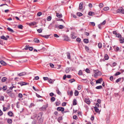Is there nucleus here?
<instances>
[{"mask_svg":"<svg viewBox=\"0 0 124 124\" xmlns=\"http://www.w3.org/2000/svg\"><path fill=\"white\" fill-rule=\"evenodd\" d=\"M37 23L35 22H33L31 23H29V25L30 26H34V25H36L37 24Z\"/></svg>","mask_w":124,"mask_h":124,"instance_id":"16","label":"nucleus"},{"mask_svg":"<svg viewBox=\"0 0 124 124\" xmlns=\"http://www.w3.org/2000/svg\"><path fill=\"white\" fill-rule=\"evenodd\" d=\"M42 14V13L41 12H39L37 13V15L38 16H40Z\"/></svg>","mask_w":124,"mask_h":124,"instance_id":"58","label":"nucleus"},{"mask_svg":"<svg viewBox=\"0 0 124 124\" xmlns=\"http://www.w3.org/2000/svg\"><path fill=\"white\" fill-rule=\"evenodd\" d=\"M94 108L96 112L98 113L99 112V110L98 108L96 107H94Z\"/></svg>","mask_w":124,"mask_h":124,"instance_id":"35","label":"nucleus"},{"mask_svg":"<svg viewBox=\"0 0 124 124\" xmlns=\"http://www.w3.org/2000/svg\"><path fill=\"white\" fill-rule=\"evenodd\" d=\"M4 97L3 96H1L0 98V100L1 101H4Z\"/></svg>","mask_w":124,"mask_h":124,"instance_id":"44","label":"nucleus"},{"mask_svg":"<svg viewBox=\"0 0 124 124\" xmlns=\"http://www.w3.org/2000/svg\"><path fill=\"white\" fill-rule=\"evenodd\" d=\"M8 115L10 116H13V114L11 111H9L8 113Z\"/></svg>","mask_w":124,"mask_h":124,"instance_id":"21","label":"nucleus"},{"mask_svg":"<svg viewBox=\"0 0 124 124\" xmlns=\"http://www.w3.org/2000/svg\"><path fill=\"white\" fill-rule=\"evenodd\" d=\"M39 35L43 37H44L46 39H48L49 37V36L50 35H42L41 34H39Z\"/></svg>","mask_w":124,"mask_h":124,"instance_id":"13","label":"nucleus"},{"mask_svg":"<svg viewBox=\"0 0 124 124\" xmlns=\"http://www.w3.org/2000/svg\"><path fill=\"white\" fill-rule=\"evenodd\" d=\"M55 98L54 97H52L51 98V100L52 102L54 101L55 100Z\"/></svg>","mask_w":124,"mask_h":124,"instance_id":"54","label":"nucleus"},{"mask_svg":"<svg viewBox=\"0 0 124 124\" xmlns=\"http://www.w3.org/2000/svg\"><path fill=\"white\" fill-rule=\"evenodd\" d=\"M8 94V95L12 98H14L15 97V95L14 93H13L8 92L7 93Z\"/></svg>","mask_w":124,"mask_h":124,"instance_id":"9","label":"nucleus"},{"mask_svg":"<svg viewBox=\"0 0 124 124\" xmlns=\"http://www.w3.org/2000/svg\"><path fill=\"white\" fill-rule=\"evenodd\" d=\"M26 74V73L25 72H23L20 73L18 74V75L20 76H22L25 75Z\"/></svg>","mask_w":124,"mask_h":124,"instance_id":"22","label":"nucleus"},{"mask_svg":"<svg viewBox=\"0 0 124 124\" xmlns=\"http://www.w3.org/2000/svg\"><path fill=\"white\" fill-rule=\"evenodd\" d=\"M73 105H75L77 104V100L76 99H74L73 101Z\"/></svg>","mask_w":124,"mask_h":124,"instance_id":"31","label":"nucleus"},{"mask_svg":"<svg viewBox=\"0 0 124 124\" xmlns=\"http://www.w3.org/2000/svg\"><path fill=\"white\" fill-rule=\"evenodd\" d=\"M98 47L99 48H101L102 46V44L101 43H99L98 45Z\"/></svg>","mask_w":124,"mask_h":124,"instance_id":"41","label":"nucleus"},{"mask_svg":"<svg viewBox=\"0 0 124 124\" xmlns=\"http://www.w3.org/2000/svg\"><path fill=\"white\" fill-rule=\"evenodd\" d=\"M73 119L76 120L78 119V117L77 116L74 115L73 116Z\"/></svg>","mask_w":124,"mask_h":124,"instance_id":"59","label":"nucleus"},{"mask_svg":"<svg viewBox=\"0 0 124 124\" xmlns=\"http://www.w3.org/2000/svg\"><path fill=\"white\" fill-rule=\"evenodd\" d=\"M43 78L44 80L46 81L48 79V78L47 77H44Z\"/></svg>","mask_w":124,"mask_h":124,"instance_id":"61","label":"nucleus"},{"mask_svg":"<svg viewBox=\"0 0 124 124\" xmlns=\"http://www.w3.org/2000/svg\"><path fill=\"white\" fill-rule=\"evenodd\" d=\"M12 120L10 119H8L7 120V122L9 124H11L12 123Z\"/></svg>","mask_w":124,"mask_h":124,"instance_id":"24","label":"nucleus"},{"mask_svg":"<svg viewBox=\"0 0 124 124\" xmlns=\"http://www.w3.org/2000/svg\"><path fill=\"white\" fill-rule=\"evenodd\" d=\"M0 63L3 65H6V63L3 61L2 60L0 62Z\"/></svg>","mask_w":124,"mask_h":124,"instance_id":"27","label":"nucleus"},{"mask_svg":"<svg viewBox=\"0 0 124 124\" xmlns=\"http://www.w3.org/2000/svg\"><path fill=\"white\" fill-rule=\"evenodd\" d=\"M94 13L93 12L90 11L89 12L88 15L90 16H92L94 15Z\"/></svg>","mask_w":124,"mask_h":124,"instance_id":"29","label":"nucleus"},{"mask_svg":"<svg viewBox=\"0 0 124 124\" xmlns=\"http://www.w3.org/2000/svg\"><path fill=\"white\" fill-rule=\"evenodd\" d=\"M34 41L35 42L37 43H39V40L38 39H34Z\"/></svg>","mask_w":124,"mask_h":124,"instance_id":"38","label":"nucleus"},{"mask_svg":"<svg viewBox=\"0 0 124 124\" xmlns=\"http://www.w3.org/2000/svg\"><path fill=\"white\" fill-rule=\"evenodd\" d=\"M48 106V104H46V105H43L42 107L40 108L39 110L41 111L45 110Z\"/></svg>","mask_w":124,"mask_h":124,"instance_id":"3","label":"nucleus"},{"mask_svg":"<svg viewBox=\"0 0 124 124\" xmlns=\"http://www.w3.org/2000/svg\"><path fill=\"white\" fill-rule=\"evenodd\" d=\"M51 17L50 16H48L47 18V20L48 21H50L51 20Z\"/></svg>","mask_w":124,"mask_h":124,"instance_id":"46","label":"nucleus"},{"mask_svg":"<svg viewBox=\"0 0 124 124\" xmlns=\"http://www.w3.org/2000/svg\"><path fill=\"white\" fill-rule=\"evenodd\" d=\"M102 81L103 79L102 78H100L96 81V84L100 83Z\"/></svg>","mask_w":124,"mask_h":124,"instance_id":"11","label":"nucleus"},{"mask_svg":"<svg viewBox=\"0 0 124 124\" xmlns=\"http://www.w3.org/2000/svg\"><path fill=\"white\" fill-rule=\"evenodd\" d=\"M84 42L85 43H87L88 42V39H84L83 40Z\"/></svg>","mask_w":124,"mask_h":124,"instance_id":"33","label":"nucleus"},{"mask_svg":"<svg viewBox=\"0 0 124 124\" xmlns=\"http://www.w3.org/2000/svg\"><path fill=\"white\" fill-rule=\"evenodd\" d=\"M76 40L77 42H78L79 43H80L81 42V39L79 38H78Z\"/></svg>","mask_w":124,"mask_h":124,"instance_id":"51","label":"nucleus"},{"mask_svg":"<svg viewBox=\"0 0 124 124\" xmlns=\"http://www.w3.org/2000/svg\"><path fill=\"white\" fill-rule=\"evenodd\" d=\"M85 50L87 51H89V47L87 46H85Z\"/></svg>","mask_w":124,"mask_h":124,"instance_id":"50","label":"nucleus"},{"mask_svg":"<svg viewBox=\"0 0 124 124\" xmlns=\"http://www.w3.org/2000/svg\"><path fill=\"white\" fill-rule=\"evenodd\" d=\"M113 48L114 50L116 52L118 51L119 50V48L118 47H117L116 46H114L113 47Z\"/></svg>","mask_w":124,"mask_h":124,"instance_id":"15","label":"nucleus"},{"mask_svg":"<svg viewBox=\"0 0 124 124\" xmlns=\"http://www.w3.org/2000/svg\"><path fill=\"white\" fill-rule=\"evenodd\" d=\"M56 106H59L60 104V101H57L55 102Z\"/></svg>","mask_w":124,"mask_h":124,"instance_id":"40","label":"nucleus"},{"mask_svg":"<svg viewBox=\"0 0 124 124\" xmlns=\"http://www.w3.org/2000/svg\"><path fill=\"white\" fill-rule=\"evenodd\" d=\"M85 102L88 104H90L91 102L90 100L88 99H85Z\"/></svg>","mask_w":124,"mask_h":124,"instance_id":"18","label":"nucleus"},{"mask_svg":"<svg viewBox=\"0 0 124 124\" xmlns=\"http://www.w3.org/2000/svg\"><path fill=\"white\" fill-rule=\"evenodd\" d=\"M48 82L50 83H53V81L51 79H48Z\"/></svg>","mask_w":124,"mask_h":124,"instance_id":"45","label":"nucleus"},{"mask_svg":"<svg viewBox=\"0 0 124 124\" xmlns=\"http://www.w3.org/2000/svg\"><path fill=\"white\" fill-rule=\"evenodd\" d=\"M9 37L8 36H7L6 37H5L4 35H2L0 37L1 39L6 40H7Z\"/></svg>","mask_w":124,"mask_h":124,"instance_id":"8","label":"nucleus"},{"mask_svg":"<svg viewBox=\"0 0 124 124\" xmlns=\"http://www.w3.org/2000/svg\"><path fill=\"white\" fill-rule=\"evenodd\" d=\"M120 43H123L124 42V38L122 37L120 38Z\"/></svg>","mask_w":124,"mask_h":124,"instance_id":"20","label":"nucleus"},{"mask_svg":"<svg viewBox=\"0 0 124 124\" xmlns=\"http://www.w3.org/2000/svg\"><path fill=\"white\" fill-rule=\"evenodd\" d=\"M7 88V87L6 86H4L3 88H2V89L4 90H6V89Z\"/></svg>","mask_w":124,"mask_h":124,"instance_id":"52","label":"nucleus"},{"mask_svg":"<svg viewBox=\"0 0 124 124\" xmlns=\"http://www.w3.org/2000/svg\"><path fill=\"white\" fill-rule=\"evenodd\" d=\"M29 49L30 51H32L33 50V48L32 47H29Z\"/></svg>","mask_w":124,"mask_h":124,"instance_id":"62","label":"nucleus"},{"mask_svg":"<svg viewBox=\"0 0 124 124\" xmlns=\"http://www.w3.org/2000/svg\"><path fill=\"white\" fill-rule=\"evenodd\" d=\"M56 91L57 93L59 95H60L61 94V92L60 91L58 88H57Z\"/></svg>","mask_w":124,"mask_h":124,"instance_id":"32","label":"nucleus"},{"mask_svg":"<svg viewBox=\"0 0 124 124\" xmlns=\"http://www.w3.org/2000/svg\"><path fill=\"white\" fill-rule=\"evenodd\" d=\"M82 86L81 85H78V90H80Z\"/></svg>","mask_w":124,"mask_h":124,"instance_id":"60","label":"nucleus"},{"mask_svg":"<svg viewBox=\"0 0 124 124\" xmlns=\"http://www.w3.org/2000/svg\"><path fill=\"white\" fill-rule=\"evenodd\" d=\"M85 71L86 72L88 73H90V71L89 70L88 68L86 69L85 70Z\"/></svg>","mask_w":124,"mask_h":124,"instance_id":"53","label":"nucleus"},{"mask_svg":"<svg viewBox=\"0 0 124 124\" xmlns=\"http://www.w3.org/2000/svg\"><path fill=\"white\" fill-rule=\"evenodd\" d=\"M56 16L59 18H61L62 17V15L61 14H59V13L56 12Z\"/></svg>","mask_w":124,"mask_h":124,"instance_id":"23","label":"nucleus"},{"mask_svg":"<svg viewBox=\"0 0 124 124\" xmlns=\"http://www.w3.org/2000/svg\"><path fill=\"white\" fill-rule=\"evenodd\" d=\"M63 37L64 38V40L66 41H68L69 40V38L68 36L67 35H64L63 36Z\"/></svg>","mask_w":124,"mask_h":124,"instance_id":"12","label":"nucleus"},{"mask_svg":"<svg viewBox=\"0 0 124 124\" xmlns=\"http://www.w3.org/2000/svg\"><path fill=\"white\" fill-rule=\"evenodd\" d=\"M83 2H81L79 4V8L80 9H81L82 8H83Z\"/></svg>","mask_w":124,"mask_h":124,"instance_id":"19","label":"nucleus"},{"mask_svg":"<svg viewBox=\"0 0 124 124\" xmlns=\"http://www.w3.org/2000/svg\"><path fill=\"white\" fill-rule=\"evenodd\" d=\"M28 83L24 82H18L17 84H20L21 86L27 85Z\"/></svg>","mask_w":124,"mask_h":124,"instance_id":"10","label":"nucleus"},{"mask_svg":"<svg viewBox=\"0 0 124 124\" xmlns=\"http://www.w3.org/2000/svg\"><path fill=\"white\" fill-rule=\"evenodd\" d=\"M7 79V78H6L5 77H3L1 79V81L2 82H5L6 81Z\"/></svg>","mask_w":124,"mask_h":124,"instance_id":"28","label":"nucleus"},{"mask_svg":"<svg viewBox=\"0 0 124 124\" xmlns=\"http://www.w3.org/2000/svg\"><path fill=\"white\" fill-rule=\"evenodd\" d=\"M77 14V16H81L83 15V14L80 12H78Z\"/></svg>","mask_w":124,"mask_h":124,"instance_id":"39","label":"nucleus"},{"mask_svg":"<svg viewBox=\"0 0 124 124\" xmlns=\"http://www.w3.org/2000/svg\"><path fill=\"white\" fill-rule=\"evenodd\" d=\"M71 69V68H66L65 70V72L66 73H68Z\"/></svg>","mask_w":124,"mask_h":124,"instance_id":"14","label":"nucleus"},{"mask_svg":"<svg viewBox=\"0 0 124 124\" xmlns=\"http://www.w3.org/2000/svg\"><path fill=\"white\" fill-rule=\"evenodd\" d=\"M103 6V4L102 3H100L99 5V7L100 8H102Z\"/></svg>","mask_w":124,"mask_h":124,"instance_id":"57","label":"nucleus"},{"mask_svg":"<svg viewBox=\"0 0 124 124\" xmlns=\"http://www.w3.org/2000/svg\"><path fill=\"white\" fill-rule=\"evenodd\" d=\"M104 58L105 60H107L109 59V57L107 54H105L104 56Z\"/></svg>","mask_w":124,"mask_h":124,"instance_id":"30","label":"nucleus"},{"mask_svg":"<svg viewBox=\"0 0 124 124\" xmlns=\"http://www.w3.org/2000/svg\"><path fill=\"white\" fill-rule=\"evenodd\" d=\"M116 12L117 13H124V10L123 8H120L116 10Z\"/></svg>","mask_w":124,"mask_h":124,"instance_id":"5","label":"nucleus"},{"mask_svg":"<svg viewBox=\"0 0 124 124\" xmlns=\"http://www.w3.org/2000/svg\"><path fill=\"white\" fill-rule=\"evenodd\" d=\"M74 94L75 96H78V91L76 90L75 91Z\"/></svg>","mask_w":124,"mask_h":124,"instance_id":"36","label":"nucleus"},{"mask_svg":"<svg viewBox=\"0 0 124 124\" xmlns=\"http://www.w3.org/2000/svg\"><path fill=\"white\" fill-rule=\"evenodd\" d=\"M82 71L81 70H80L78 73V74L79 75H81L82 74Z\"/></svg>","mask_w":124,"mask_h":124,"instance_id":"56","label":"nucleus"},{"mask_svg":"<svg viewBox=\"0 0 124 124\" xmlns=\"http://www.w3.org/2000/svg\"><path fill=\"white\" fill-rule=\"evenodd\" d=\"M102 87L101 85H99L97 86L96 87V88L98 89H102Z\"/></svg>","mask_w":124,"mask_h":124,"instance_id":"34","label":"nucleus"},{"mask_svg":"<svg viewBox=\"0 0 124 124\" xmlns=\"http://www.w3.org/2000/svg\"><path fill=\"white\" fill-rule=\"evenodd\" d=\"M69 81L70 83H72L75 81V80L74 79H72L69 80Z\"/></svg>","mask_w":124,"mask_h":124,"instance_id":"37","label":"nucleus"},{"mask_svg":"<svg viewBox=\"0 0 124 124\" xmlns=\"http://www.w3.org/2000/svg\"><path fill=\"white\" fill-rule=\"evenodd\" d=\"M67 94L68 95H69L70 97H71L73 95V92L72 91H70V92L69 91L67 92Z\"/></svg>","mask_w":124,"mask_h":124,"instance_id":"25","label":"nucleus"},{"mask_svg":"<svg viewBox=\"0 0 124 124\" xmlns=\"http://www.w3.org/2000/svg\"><path fill=\"white\" fill-rule=\"evenodd\" d=\"M18 97L20 98H21L23 97L22 94L21 93H19L18 95Z\"/></svg>","mask_w":124,"mask_h":124,"instance_id":"55","label":"nucleus"},{"mask_svg":"<svg viewBox=\"0 0 124 124\" xmlns=\"http://www.w3.org/2000/svg\"><path fill=\"white\" fill-rule=\"evenodd\" d=\"M70 35L71 38L72 39H75L77 37L76 34L74 32H72Z\"/></svg>","mask_w":124,"mask_h":124,"instance_id":"4","label":"nucleus"},{"mask_svg":"<svg viewBox=\"0 0 124 124\" xmlns=\"http://www.w3.org/2000/svg\"><path fill=\"white\" fill-rule=\"evenodd\" d=\"M93 71L94 73V76L95 77H96L98 76H101V72L99 71V70H93Z\"/></svg>","mask_w":124,"mask_h":124,"instance_id":"1","label":"nucleus"},{"mask_svg":"<svg viewBox=\"0 0 124 124\" xmlns=\"http://www.w3.org/2000/svg\"><path fill=\"white\" fill-rule=\"evenodd\" d=\"M57 110L58 111H61L62 113H63V111L64 110V108L62 107H59L57 108Z\"/></svg>","mask_w":124,"mask_h":124,"instance_id":"7","label":"nucleus"},{"mask_svg":"<svg viewBox=\"0 0 124 124\" xmlns=\"http://www.w3.org/2000/svg\"><path fill=\"white\" fill-rule=\"evenodd\" d=\"M109 9V8L108 7H106L104 8H103V9L105 11H107Z\"/></svg>","mask_w":124,"mask_h":124,"instance_id":"42","label":"nucleus"},{"mask_svg":"<svg viewBox=\"0 0 124 124\" xmlns=\"http://www.w3.org/2000/svg\"><path fill=\"white\" fill-rule=\"evenodd\" d=\"M18 27L19 28L22 29L23 28V26L22 25L20 24L18 25Z\"/></svg>","mask_w":124,"mask_h":124,"instance_id":"48","label":"nucleus"},{"mask_svg":"<svg viewBox=\"0 0 124 124\" xmlns=\"http://www.w3.org/2000/svg\"><path fill=\"white\" fill-rule=\"evenodd\" d=\"M121 74V73L119 72H116L114 75L115 76H117Z\"/></svg>","mask_w":124,"mask_h":124,"instance_id":"47","label":"nucleus"},{"mask_svg":"<svg viewBox=\"0 0 124 124\" xmlns=\"http://www.w3.org/2000/svg\"><path fill=\"white\" fill-rule=\"evenodd\" d=\"M121 79H122V82H123L124 80V78H118L116 80V83H118L121 80Z\"/></svg>","mask_w":124,"mask_h":124,"instance_id":"17","label":"nucleus"},{"mask_svg":"<svg viewBox=\"0 0 124 124\" xmlns=\"http://www.w3.org/2000/svg\"><path fill=\"white\" fill-rule=\"evenodd\" d=\"M29 45H26L24 49L25 50H27L28 49L29 47Z\"/></svg>","mask_w":124,"mask_h":124,"instance_id":"49","label":"nucleus"},{"mask_svg":"<svg viewBox=\"0 0 124 124\" xmlns=\"http://www.w3.org/2000/svg\"><path fill=\"white\" fill-rule=\"evenodd\" d=\"M62 119V117H60L58 118V120L59 121H61Z\"/></svg>","mask_w":124,"mask_h":124,"instance_id":"63","label":"nucleus"},{"mask_svg":"<svg viewBox=\"0 0 124 124\" xmlns=\"http://www.w3.org/2000/svg\"><path fill=\"white\" fill-rule=\"evenodd\" d=\"M92 81L90 83L92 85H94V83L95 82L96 80L93 79H92Z\"/></svg>","mask_w":124,"mask_h":124,"instance_id":"26","label":"nucleus"},{"mask_svg":"<svg viewBox=\"0 0 124 124\" xmlns=\"http://www.w3.org/2000/svg\"><path fill=\"white\" fill-rule=\"evenodd\" d=\"M43 112H41L40 113H39L38 114V118H39V121H41L40 122L42 123L43 122V119H42L41 117L42 116V115L43 114Z\"/></svg>","mask_w":124,"mask_h":124,"instance_id":"2","label":"nucleus"},{"mask_svg":"<svg viewBox=\"0 0 124 124\" xmlns=\"http://www.w3.org/2000/svg\"><path fill=\"white\" fill-rule=\"evenodd\" d=\"M113 33L116 36V37L118 38H120L121 37V35L119 33H118L116 31H113Z\"/></svg>","mask_w":124,"mask_h":124,"instance_id":"6","label":"nucleus"},{"mask_svg":"<svg viewBox=\"0 0 124 124\" xmlns=\"http://www.w3.org/2000/svg\"><path fill=\"white\" fill-rule=\"evenodd\" d=\"M67 56L68 57V59H70V53L68 52L67 53Z\"/></svg>","mask_w":124,"mask_h":124,"instance_id":"43","label":"nucleus"},{"mask_svg":"<svg viewBox=\"0 0 124 124\" xmlns=\"http://www.w3.org/2000/svg\"><path fill=\"white\" fill-rule=\"evenodd\" d=\"M36 96L38 98H40V97H42L40 96L39 94H38L37 93H36Z\"/></svg>","mask_w":124,"mask_h":124,"instance_id":"64","label":"nucleus"}]
</instances>
